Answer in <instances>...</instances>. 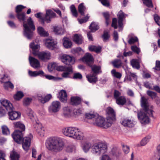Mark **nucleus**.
Returning <instances> with one entry per match:
<instances>
[{"label": "nucleus", "instance_id": "1", "mask_svg": "<svg viewBox=\"0 0 160 160\" xmlns=\"http://www.w3.org/2000/svg\"><path fill=\"white\" fill-rule=\"evenodd\" d=\"M106 120L98 114L96 117L95 122H93L94 125H96L103 128H107L112 125L113 122L116 120V112L115 111H106Z\"/></svg>", "mask_w": 160, "mask_h": 160}, {"label": "nucleus", "instance_id": "2", "mask_svg": "<svg viewBox=\"0 0 160 160\" xmlns=\"http://www.w3.org/2000/svg\"><path fill=\"white\" fill-rule=\"evenodd\" d=\"M64 143L62 139L54 137L48 138L46 141L47 148L50 152L57 153L61 151L63 148Z\"/></svg>", "mask_w": 160, "mask_h": 160}, {"label": "nucleus", "instance_id": "3", "mask_svg": "<svg viewBox=\"0 0 160 160\" xmlns=\"http://www.w3.org/2000/svg\"><path fill=\"white\" fill-rule=\"evenodd\" d=\"M12 136L15 141L18 143L22 142L23 139V148L26 151L28 150L31 144V137H26L23 138V133L22 131L19 130H15L12 134Z\"/></svg>", "mask_w": 160, "mask_h": 160}, {"label": "nucleus", "instance_id": "4", "mask_svg": "<svg viewBox=\"0 0 160 160\" xmlns=\"http://www.w3.org/2000/svg\"><path fill=\"white\" fill-rule=\"evenodd\" d=\"M63 134L66 136L74 139L82 140L84 138L83 132L79 129L74 127H65L62 129Z\"/></svg>", "mask_w": 160, "mask_h": 160}, {"label": "nucleus", "instance_id": "5", "mask_svg": "<svg viewBox=\"0 0 160 160\" xmlns=\"http://www.w3.org/2000/svg\"><path fill=\"white\" fill-rule=\"evenodd\" d=\"M23 35L28 39H31L33 35V31L35 29L34 22L31 17L27 20V23H23Z\"/></svg>", "mask_w": 160, "mask_h": 160}, {"label": "nucleus", "instance_id": "6", "mask_svg": "<svg viewBox=\"0 0 160 160\" xmlns=\"http://www.w3.org/2000/svg\"><path fill=\"white\" fill-rule=\"evenodd\" d=\"M154 111H139L138 112V118L141 123L143 125L148 124L150 122V117L153 118V112Z\"/></svg>", "mask_w": 160, "mask_h": 160}, {"label": "nucleus", "instance_id": "7", "mask_svg": "<svg viewBox=\"0 0 160 160\" xmlns=\"http://www.w3.org/2000/svg\"><path fill=\"white\" fill-rule=\"evenodd\" d=\"M107 150V146L106 143L99 142L95 144L93 147L92 152L97 155L106 152Z\"/></svg>", "mask_w": 160, "mask_h": 160}, {"label": "nucleus", "instance_id": "8", "mask_svg": "<svg viewBox=\"0 0 160 160\" xmlns=\"http://www.w3.org/2000/svg\"><path fill=\"white\" fill-rule=\"evenodd\" d=\"M42 13L40 12L38 13L35 14V16L39 19V21L42 24L44 23L45 21L47 23L51 21V19L54 17L56 15L54 12L50 10L46 11V15L44 19L42 17Z\"/></svg>", "mask_w": 160, "mask_h": 160}, {"label": "nucleus", "instance_id": "9", "mask_svg": "<svg viewBox=\"0 0 160 160\" xmlns=\"http://www.w3.org/2000/svg\"><path fill=\"white\" fill-rule=\"evenodd\" d=\"M28 74L31 77H35L38 75L41 76H45L46 78L49 80H56L58 79L57 78L51 75H45L44 72L42 70L39 71H32L31 70H28Z\"/></svg>", "mask_w": 160, "mask_h": 160}, {"label": "nucleus", "instance_id": "10", "mask_svg": "<svg viewBox=\"0 0 160 160\" xmlns=\"http://www.w3.org/2000/svg\"><path fill=\"white\" fill-rule=\"evenodd\" d=\"M82 114V111H64L62 116L64 118L77 117Z\"/></svg>", "mask_w": 160, "mask_h": 160}, {"label": "nucleus", "instance_id": "11", "mask_svg": "<svg viewBox=\"0 0 160 160\" xmlns=\"http://www.w3.org/2000/svg\"><path fill=\"white\" fill-rule=\"evenodd\" d=\"M61 61L65 64L68 65L73 64L75 62L74 57L67 54H63L61 57Z\"/></svg>", "mask_w": 160, "mask_h": 160}, {"label": "nucleus", "instance_id": "12", "mask_svg": "<svg viewBox=\"0 0 160 160\" xmlns=\"http://www.w3.org/2000/svg\"><path fill=\"white\" fill-rule=\"evenodd\" d=\"M141 105L144 110H152L153 109V106L150 104L148 101V99L144 97H142L140 99Z\"/></svg>", "mask_w": 160, "mask_h": 160}, {"label": "nucleus", "instance_id": "13", "mask_svg": "<svg viewBox=\"0 0 160 160\" xmlns=\"http://www.w3.org/2000/svg\"><path fill=\"white\" fill-rule=\"evenodd\" d=\"M37 55L40 59L44 61L50 59L51 57V53L48 51L39 52Z\"/></svg>", "mask_w": 160, "mask_h": 160}, {"label": "nucleus", "instance_id": "14", "mask_svg": "<svg viewBox=\"0 0 160 160\" xmlns=\"http://www.w3.org/2000/svg\"><path fill=\"white\" fill-rule=\"evenodd\" d=\"M45 46L48 49L53 50L56 47L57 42L54 40L51 39H47L44 41Z\"/></svg>", "mask_w": 160, "mask_h": 160}, {"label": "nucleus", "instance_id": "15", "mask_svg": "<svg viewBox=\"0 0 160 160\" xmlns=\"http://www.w3.org/2000/svg\"><path fill=\"white\" fill-rule=\"evenodd\" d=\"M121 122V124L124 127L129 128L133 127L136 124V122L133 120L128 118L123 119Z\"/></svg>", "mask_w": 160, "mask_h": 160}, {"label": "nucleus", "instance_id": "16", "mask_svg": "<svg viewBox=\"0 0 160 160\" xmlns=\"http://www.w3.org/2000/svg\"><path fill=\"white\" fill-rule=\"evenodd\" d=\"M29 60L31 66L33 68L38 69L40 67V62L37 59L32 57L29 56Z\"/></svg>", "mask_w": 160, "mask_h": 160}, {"label": "nucleus", "instance_id": "17", "mask_svg": "<svg viewBox=\"0 0 160 160\" xmlns=\"http://www.w3.org/2000/svg\"><path fill=\"white\" fill-rule=\"evenodd\" d=\"M9 119L12 120H15L19 118L21 115V113L19 111H11L8 113Z\"/></svg>", "mask_w": 160, "mask_h": 160}, {"label": "nucleus", "instance_id": "18", "mask_svg": "<svg viewBox=\"0 0 160 160\" xmlns=\"http://www.w3.org/2000/svg\"><path fill=\"white\" fill-rule=\"evenodd\" d=\"M82 60L83 62H86L88 66H91L93 62V59L91 54L87 53L82 58Z\"/></svg>", "mask_w": 160, "mask_h": 160}, {"label": "nucleus", "instance_id": "19", "mask_svg": "<svg viewBox=\"0 0 160 160\" xmlns=\"http://www.w3.org/2000/svg\"><path fill=\"white\" fill-rule=\"evenodd\" d=\"M26 113L33 123L38 124V119L35 114L34 113L33 111H26Z\"/></svg>", "mask_w": 160, "mask_h": 160}, {"label": "nucleus", "instance_id": "20", "mask_svg": "<svg viewBox=\"0 0 160 160\" xmlns=\"http://www.w3.org/2000/svg\"><path fill=\"white\" fill-rule=\"evenodd\" d=\"M118 24L120 28H122L123 25L122 22L123 19L126 17L127 15L120 10L118 14Z\"/></svg>", "mask_w": 160, "mask_h": 160}, {"label": "nucleus", "instance_id": "21", "mask_svg": "<svg viewBox=\"0 0 160 160\" xmlns=\"http://www.w3.org/2000/svg\"><path fill=\"white\" fill-rule=\"evenodd\" d=\"M58 98L62 102H66L68 100L67 95L66 91L62 90L59 92Z\"/></svg>", "mask_w": 160, "mask_h": 160}, {"label": "nucleus", "instance_id": "22", "mask_svg": "<svg viewBox=\"0 0 160 160\" xmlns=\"http://www.w3.org/2000/svg\"><path fill=\"white\" fill-rule=\"evenodd\" d=\"M1 104L7 110H13V106L12 103L7 100L2 99L1 100Z\"/></svg>", "mask_w": 160, "mask_h": 160}, {"label": "nucleus", "instance_id": "23", "mask_svg": "<svg viewBox=\"0 0 160 160\" xmlns=\"http://www.w3.org/2000/svg\"><path fill=\"white\" fill-rule=\"evenodd\" d=\"M81 146L84 151L87 152L92 147V144L89 142H86L82 143Z\"/></svg>", "mask_w": 160, "mask_h": 160}, {"label": "nucleus", "instance_id": "24", "mask_svg": "<svg viewBox=\"0 0 160 160\" xmlns=\"http://www.w3.org/2000/svg\"><path fill=\"white\" fill-rule=\"evenodd\" d=\"M52 98V95L50 94H47L45 97H39V100L42 103H44L48 102Z\"/></svg>", "mask_w": 160, "mask_h": 160}, {"label": "nucleus", "instance_id": "25", "mask_svg": "<svg viewBox=\"0 0 160 160\" xmlns=\"http://www.w3.org/2000/svg\"><path fill=\"white\" fill-rule=\"evenodd\" d=\"M73 41L77 44H80L82 43L83 42L82 36L78 34H75L73 38Z\"/></svg>", "mask_w": 160, "mask_h": 160}, {"label": "nucleus", "instance_id": "26", "mask_svg": "<svg viewBox=\"0 0 160 160\" xmlns=\"http://www.w3.org/2000/svg\"><path fill=\"white\" fill-rule=\"evenodd\" d=\"M98 114L94 111H91L87 113L85 115V118L87 119H92L96 118L98 116Z\"/></svg>", "mask_w": 160, "mask_h": 160}, {"label": "nucleus", "instance_id": "27", "mask_svg": "<svg viewBox=\"0 0 160 160\" xmlns=\"http://www.w3.org/2000/svg\"><path fill=\"white\" fill-rule=\"evenodd\" d=\"M38 32L41 36L47 37L48 36V32L45 31L42 27H38L37 28Z\"/></svg>", "mask_w": 160, "mask_h": 160}, {"label": "nucleus", "instance_id": "28", "mask_svg": "<svg viewBox=\"0 0 160 160\" xmlns=\"http://www.w3.org/2000/svg\"><path fill=\"white\" fill-rule=\"evenodd\" d=\"M30 47L31 48L33 51V53L35 55H37L38 53L37 52L40 48V46L39 45L35 44L33 42H32L30 45Z\"/></svg>", "mask_w": 160, "mask_h": 160}, {"label": "nucleus", "instance_id": "29", "mask_svg": "<svg viewBox=\"0 0 160 160\" xmlns=\"http://www.w3.org/2000/svg\"><path fill=\"white\" fill-rule=\"evenodd\" d=\"M86 77L90 83H95L98 81V78L96 75L94 74L87 75Z\"/></svg>", "mask_w": 160, "mask_h": 160}, {"label": "nucleus", "instance_id": "30", "mask_svg": "<svg viewBox=\"0 0 160 160\" xmlns=\"http://www.w3.org/2000/svg\"><path fill=\"white\" fill-rule=\"evenodd\" d=\"M80 98L78 97H72L71 98V104L73 105H77L81 102Z\"/></svg>", "mask_w": 160, "mask_h": 160}, {"label": "nucleus", "instance_id": "31", "mask_svg": "<svg viewBox=\"0 0 160 160\" xmlns=\"http://www.w3.org/2000/svg\"><path fill=\"white\" fill-rule=\"evenodd\" d=\"M50 108L52 110L59 109H60L61 108L60 103L59 101H53L52 102Z\"/></svg>", "mask_w": 160, "mask_h": 160}, {"label": "nucleus", "instance_id": "32", "mask_svg": "<svg viewBox=\"0 0 160 160\" xmlns=\"http://www.w3.org/2000/svg\"><path fill=\"white\" fill-rule=\"evenodd\" d=\"M62 74V76L64 78L69 77V75L72 72V67L71 66H68V68L66 69Z\"/></svg>", "mask_w": 160, "mask_h": 160}, {"label": "nucleus", "instance_id": "33", "mask_svg": "<svg viewBox=\"0 0 160 160\" xmlns=\"http://www.w3.org/2000/svg\"><path fill=\"white\" fill-rule=\"evenodd\" d=\"M110 154L117 158H119L121 155V152L119 149L113 148L110 152Z\"/></svg>", "mask_w": 160, "mask_h": 160}, {"label": "nucleus", "instance_id": "34", "mask_svg": "<svg viewBox=\"0 0 160 160\" xmlns=\"http://www.w3.org/2000/svg\"><path fill=\"white\" fill-rule=\"evenodd\" d=\"M54 31L56 34L57 35H62L64 32V29L60 26H55L54 27Z\"/></svg>", "mask_w": 160, "mask_h": 160}, {"label": "nucleus", "instance_id": "35", "mask_svg": "<svg viewBox=\"0 0 160 160\" xmlns=\"http://www.w3.org/2000/svg\"><path fill=\"white\" fill-rule=\"evenodd\" d=\"M139 62H140V61L139 60H139L137 59H133L131 61L130 63L133 68L139 69L140 68Z\"/></svg>", "mask_w": 160, "mask_h": 160}, {"label": "nucleus", "instance_id": "36", "mask_svg": "<svg viewBox=\"0 0 160 160\" xmlns=\"http://www.w3.org/2000/svg\"><path fill=\"white\" fill-rule=\"evenodd\" d=\"M126 102V98L124 96H121L116 100V103L119 105L122 106Z\"/></svg>", "mask_w": 160, "mask_h": 160}, {"label": "nucleus", "instance_id": "37", "mask_svg": "<svg viewBox=\"0 0 160 160\" xmlns=\"http://www.w3.org/2000/svg\"><path fill=\"white\" fill-rule=\"evenodd\" d=\"M91 67L92 71L94 72V74L97 75L101 72V67L99 66L94 65L90 66Z\"/></svg>", "mask_w": 160, "mask_h": 160}, {"label": "nucleus", "instance_id": "38", "mask_svg": "<svg viewBox=\"0 0 160 160\" xmlns=\"http://www.w3.org/2000/svg\"><path fill=\"white\" fill-rule=\"evenodd\" d=\"M128 37L129 38L128 42L130 44H132L138 41L137 37L135 36L132 34H129Z\"/></svg>", "mask_w": 160, "mask_h": 160}, {"label": "nucleus", "instance_id": "39", "mask_svg": "<svg viewBox=\"0 0 160 160\" xmlns=\"http://www.w3.org/2000/svg\"><path fill=\"white\" fill-rule=\"evenodd\" d=\"M99 28V26L98 24L95 22H92L89 26V29L92 32H95L96 30L98 29Z\"/></svg>", "mask_w": 160, "mask_h": 160}, {"label": "nucleus", "instance_id": "40", "mask_svg": "<svg viewBox=\"0 0 160 160\" xmlns=\"http://www.w3.org/2000/svg\"><path fill=\"white\" fill-rule=\"evenodd\" d=\"M63 45L66 48H70L72 45V42L67 38L63 39Z\"/></svg>", "mask_w": 160, "mask_h": 160}, {"label": "nucleus", "instance_id": "41", "mask_svg": "<svg viewBox=\"0 0 160 160\" xmlns=\"http://www.w3.org/2000/svg\"><path fill=\"white\" fill-rule=\"evenodd\" d=\"M15 127L16 128H18L20 129L22 131L25 130V126L24 125L20 122H18L14 123Z\"/></svg>", "mask_w": 160, "mask_h": 160}, {"label": "nucleus", "instance_id": "42", "mask_svg": "<svg viewBox=\"0 0 160 160\" xmlns=\"http://www.w3.org/2000/svg\"><path fill=\"white\" fill-rule=\"evenodd\" d=\"M89 50L91 51H94L98 53L100 52L101 48L100 46H96L94 45L90 46L88 47Z\"/></svg>", "mask_w": 160, "mask_h": 160}, {"label": "nucleus", "instance_id": "43", "mask_svg": "<svg viewBox=\"0 0 160 160\" xmlns=\"http://www.w3.org/2000/svg\"><path fill=\"white\" fill-rule=\"evenodd\" d=\"M1 81L2 82H3L4 83L3 86L5 89H8L9 88L11 89H13L14 88L13 85L10 82L8 81V82H4V81H2L1 80Z\"/></svg>", "mask_w": 160, "mask_h": 160}, {"label": "nucleus", "instance_id": "44", "mask_svg": "<svg viewBox=\"0 0 160 160\" xmlns=\"http://www.w3.org/2000/svg\"><path fill=\"white\" fill-rule=\"evenodd\" d=\"M83 3L80 4L78 7V11L81 15H83L84 12L86 9V7L84 5Z\"/></svg>", "mask_w": 160, "mask_h": 160}, {"label": "nucleus", "instance_id": "45", "mask_svg": "<svg viewBox=\"0 0 160 160\" xmlns=\"http://www.w3.org/2000/svg\"><path fill=\"white\" fill-rule=\"evenodd\" d=\"M151 137L148 135L144 138L141 141V145L142 146L145 145L149 141Z\"/></svg>", "mask_w": 160, "mask_h": 160}, {"label": "nucleus", "instance_id": "46", "mask_svg": "<svg viewBox=\"0 0 160 160\" xmlns=\"http://www.w3.org/2000/svg\"><path fill=\"white\" fill-rule=\"evenodd\" d=\"M113 66L116 68H119L122 65V62L121 60L119 59L115 60L112 62Z\"/></svg>", "mask_w": 160, "mask_h": 160}, {"label": "nucleus", "instance_id": "47", "mask_svg": "<svg viewBox=\"0 0 160 160\" xmlns=\"http://www.w3.org/2000/svg\"><path fill=\"white\" fill-rule=\"evenodd\" d=\"M39 126L37 129V132L41 137L43 136L44 133V130L43 127L39 126V124H37Z\"/></svg>", "mask_w": 160, "mask_h": 160}, {"label": "nucleus", "instance_id": "48", "mask_svg": "<svg viewBox=\"0 0 160 160\" xmlns=\"http://www.w3.org/2000/svg\"><path fill=\"white\" fill-rule=\"evenodd\" d=\"M10 158L12 160H18L19 156L18 153L15 152H13L10 154Z\"/></svg>", "mask_w": 160, "mask_h": 160}, {"label": "nucleus", "instance_id": "49", "mask_svg": "<svg viewBox=\"0 0 160 160\" xmlns=\"http://www.w3.org/2000/svg\"><path fill=\"white\" fill-rule=\"evenodd\" d=\"M23 96L24 95L22 92L18 91L14 96V97L15 99L18 100L22 98Z\"/></svg>", "mask_w": 160, "mask_h": 160}, {"label": "nucleus", "instance_id": "50", "mask_svg": "<svg viewBox=\"0 0 160 160\" xmlns=\"http://www.w3.org/2000/svg\"><path fill=\"white\" fill-rule=\"evenodd\" d=\"M17 17L20 21H24L25 20V13L24 12L17 13Z\"/></svg>", "mask_w": 160, "mask_h": 160}, {"label": "nucleus", "instance_id": "51", "mask_svg": "<svg viewBox=\"0 0 160 160\" xmlns=\"http://www.w3.org/2000/svg\"><path fill=\"white\" fill-rule=\"evenodd\" d=\"M75 150V146L72 144H70L66 147V151L68 152H72Z\"/></svg>", "mask_w": 160, "mask_h": 160}, {"label": "nucleus", "instance_id": "52", "mask_svg": "<svg viewBox=\"0 0 160 160\" xmlns=\"http://www.w3.org/2000/svg\"><path fill=\"white\" fill-rule=\"evenodd\" d=\"M102 14L105 18L106 20V23L107 26L109 24V13L107 12H104Z\"/></svg>", "mask_w": 160, "mask_h": 160}, {"label": "nucleus", "instance_id": "53", "mask_svg": "<svg viewBox=\"0 0 160 160\" xmlns=\"http://www.w3.org/2000/svg\"><path fill=\"white\" fill-rule=\"evenodd\" d=\"M2 133L5 135L9 134L10 131L8 128L6 126H3L2 127Z\"/></svg>", "mask_w": 160, "mask_h": 160}, {"label": "nucleus", "instance_id": "54", "mask_svg": "<svg viewBox=\"0 0 160 160\" xmlns=\"http://www.w3.org/2000/svg\"><path fill=\"white\" fill-rule=\"evenodd\" d=\"M32 101V99L31 98H25L23 100V104L24 106H27L29 105Z\"/></svg>", "mask_w": 160, "mask_h": 160}, {"label": "nucleus", "instance_id": "55", "mask_svg": "<svg viewBox=\"0 0 160 160\" xmlns=\"http://www.w3.org/2000/svg\"><path fill=\"white\" fill-rule=\"evenodd\" d=\"M70 10L72 15L76 17L78 16V13L75 6L72 5L70 7Z\"/></svg>", "mask_w": 160, "mask_h": 160}, {"label": "nucleus", "instance_id": "56", "mask_svg": "<svg viewBox=\"0 0 160 160\" xmlns=\"http://www.w3.org/2000/svg\"><path fill=\"white\" fill-rule=\"evenodd\" d=\"M111 73L114 77L118 78H120L122 76V75L120 73L116 72L115 69L112 70L111 71Z\"/></svg>", "mask_w": 160, "mask_h": 160}, {"label": "nucleus", "instance_id": "57", "mask_svg": "<svg viewBox=\"0 0 160 160\" xmlns=\"http://www.w3.org/2000/svg\"><path fill=\"white\" fill-rule=\"evenodd\" d=\"M143 3L148 7H152L153 5L151 0H142Z\"/></svg>", "mask_w": 160, "mask_h": 160}, {"label": "nucleus", "instance_id": "58", "mask_svg": "<svg viewBox=\"0 0 160 160\" xmlns=\"http://www.w3.org/2000/svg\"><path fill=\"white\" fill-rule=\"evenodd\" d=\"M147 93L152 99L155 98L157 97L156 93L155 92L151 91H148Z\"/></svg>", "mask_w": 160, "mask_h": 160}, {"label": "nucleus", "instance_id": "59", "mask_svg": "<svg viewBox=\"0 0 160 160\" xmlns=\"http://www.w3.org/2000/svg\"><path fill=\"white\" fill-rule=\"evenodd\" d=\"M131 49L133 52L137 54H138L140 52V50L139 48H138L137 46L135 45L131 46Z\"/></svg>", "mask_w": 160, "mask_h": 160}, {"label": "nucleus", "instance_id": "60", "mask_svg": "<svg viewBox=\"0 0 160 160\" xmlns=\"http://www.w3.org/2000/svg\"><path fill=\"white\" fill-rule=\"evenodd\" d=\"M68 68V66H59L57 67L56 69L59 71H64Z\"/></svg>", "mask_w": 160, "mask_h": 160}, {"label": "nucleus", "instance_id": "61", "mask_svg": "<svg viewBox=\"0 0 160 160\" xmlns=\"http://www.w3.org/2000/svg\"><path fill=\"white\" fill-rule=\"evenodd\" d=\"M25 8L22 5H18L16 8V12L17 13H20L22 9Z\"/></svg>", "mask_w": 160, "mask_h": 160}, {"label": "nucleus", "instance_id": "62", "mask_svg": "<svg viewBox=\"0 0 160 160\" xmlns=\"http://www.w3.org/2000/svg\"><path fill=\"white\" fill-rule=\"evenodd\" d=\"M154 18L156 22L160 26V17L157 14H155L154 15Z\"/></svg>", "mask_w": 160, "mask_h": 160}, {"label": "nucleus", "instance_id": "63", "mask_svg": "<svg viewBox=\"0 0 160 160\" xmlns=\"http://www.w3.org/2000/svg\"><path fill=\"white\" fill-rule=\"evenodd\" d=\"M109 37L110 35L108 34V33L107 32L104 31V32L103 35L102 36L103 41L104 42L108 40Z\"/></svg>", "mask_w": 160, "mask_h": 160}, {"label": "nucleus", "instance_id": "64", "mask_svg": "<svg viewBox=\"0 0 160 160\" xmlns=\"http://www.w3.org/2000/svg\"><path fill=\"white\" fill-rule=\"evenodd\" d=\"M155 70L160 71V61L156 60V61L155 67L153 68Z\"/></svg>", "mask_w": 160, "mask_h": 160}]
</instances>
